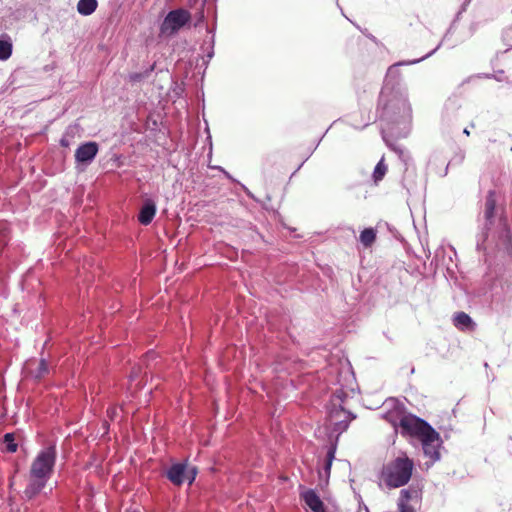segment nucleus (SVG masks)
I'll return each instance as SVG.
<instances>
[{
	"label": "nucleus",
	"mask_w": 512,
	"mask_h": 512,
	"mask_svg": "<svg viewBox=\"0 0 512 512\" xmlns=\"http://www.w3.org/2000/svg\"><path fill=\"white\" fill-rule=\"evenodd\" d=\"M464 133H465L466 135H469V131H468V129H464Z\"/></svg>",
	"instance_id": "23"
},
{
	"label": "nucleus",
	"mask_w": 512,
	"mask_h": 512,
	"mask_svg": "<svg viewBox=\"0 0 512 512\" xmlns=\"http://www.w3.org/2000/svg\"><path fill=\"white\" fill-rule=\"evenodd\" d=\"M98 6L97 0H79L77 4V10L81 15H91Z\"/></svg>",
	"instance_id": "13"
},
{
	"label": "nucleus",
	"mask_w": 512,
	"mask_h": 512,
	"mask_svg": "<svg viewBox=\"0 0 512 512\" xmlns=\"http://www.w3.org/2000/svg\"><path fill=\"white\" fill-rule=\"evenodd\" d=\"M154 66H152L149 70L141 73H131L129 75V81L132 83H137L143 81L145 78H147L151 71H153Z\"/></svg>",
	"instance_id": "20"
},
{
	"label": "nucleus",
	"mask_w": 512,
	"mask_h": 512,
	"mask_svg": "<svg viewBox=\"0 0 512 512\" xmlns=\"http://www.w3.org/2000/svg\"><path fill=\"white\" fill-rule=\"evenodd\" d=\"M191 13L183 8L170 11L160 25V34L163 36H172L176 34L185 25L190 23Z\"/></svg>",
	"instance_id": "4"
},
{
	"label": "nucleus",
	"mask_w": 512,
	"mask_h": 512,
	"mask_svg": "<svg viewBox=\"0 0 512 512\" xmlns=\"http://www.w3.org/2000/svg\"><path fill=\"white\" fill-rule=\"evenodd\" d=\"M414 469L413 460L406 453H401L398 457L383 465L379 480L388 489L400 488L409 483Z\"/></svg>",
	"instance_id": "2"
},
{
	"label": "nucleus",
	"mask_w": 512,
	"mask_h": 512,
	"mask_svg": "<svg viewBox=\"0 0 512 512\" xmlns=\"http://www.w3.org/2000/svg\"><path fill=\"white\" fill-rule=\"evenodd\" d=\"M496 208V196L494 191H489L485 202V218L491 221L494 218Z\"/></svg>",
	"instance_id": "14"
},
{
	"label": "nucleus",
	"mask_w": 512,
	"mask_h": 512,
	"mask_svg": "<svg viewBox=\"0 0 512 512\" xmlns=\"http://www.w3.org/2000/svg\"><path fill=\"white\" fill-rule=\"evenodd\" d=\"M453 325L460 331H474L476 328L475 322L465 312H456L453 315Z\"/></svg>",
	"instance_id": "10"
},
{
	"label": "nucleus",
	"mask_w": 512,
	"mask_h": 512,
	"mask_svg": "<svg viewBox=\"0 0 512 512\" xmlns=\"http://www.w3.org/2000/svg\"><path fill=\"white\" fill-rule=\"evenodd\" d=\"M197 475V468L186 463H175L166 471V477L176 486L188 482L191 485Z\"/></svg>",
	"instance_id": "6"
},
{
	"label": "nucleus",
	"mask_w": 512,
	"mask_h": 512,
	"mask_svg": "<svg viewBox=\"0 0 512 512\" xmlns=\"http://www.w3.org/2000/svg\"><path fill=\"white\" fill-rule=\"evenodd\" d=\"M12 54V43L0 39V60H7Z\"/></svg>",
	"instance_id": "17"
},
{
	"label": "nucleus",
	"mask_w": 512,
	"mask_h": 512,
	"mask_svg": "<svg viewBox=\"0 0 512 512\" xmlns=\"http://www.w3.org/2000/svg\"><path fill=\"white\" fill-rule=\"evenodd\" d=\"M335 452H336L335 446L329 447V449L327 451L326 461H325V465H324V471L327 476L330 475L331 466H332L333 460L335 458Z\"/></svg>",
	"instance_id": "19"
},
{
	"label": "nucleus",
	"mask_w": 512,
	"mask_h": 512,
	"mask_svg": "<svg viewBox=\"0 0 512 512\" xmlns=\"http://www.w3.org/2000/svg\"><path fill=\"white\" fill-rule=\"evenodd\" d=\"M3 442L5 444V450L10 453H14L17 451V444L15 443L14 434L6 433L4 435Z\"/></svg>",
	"instance_id": "18"
},
{
	"label": "nucleus",
	"mask_w": 512,
	"mask_h": 512,
	"mask_svg": "<svg viewBox=\"0 0 512 512\" xmlns=\"http://www.w3.org/2000/svg\"><path fill=\"white\" fill-rule=\"evenodd\" d=\"M0 226H2V224ZM0 230H2V227H0Z\"/></svg>",
	"instance_id": "24"
},
{
	"label": "nucleus",
	"mask_w": 512,
	"mask_h": 512,
	"mask_svg": "<svg viewBox=\"0 0 512 512\" xmlns=\"http://www.w3.org/2000/svg\"><path fill=\"white\" fill-rule=\"evenodd\" d=\"M29 373L37 380L44 378L49 373L48 364L45 359L39 361L30 360L27 363Z\"/></svg>",
	"instance_id": "11"
},
{
	"label": "nucleus",
	"mask_w": 512,
	"mask_h": 512,
	"mask_svg": "<svg viewBox=\"0 0 512 512\" xmlns=\"http://www.w3.org/2000/svg\"><path fill=\"white\" fill-rule=\"evenodd\" d=\"M138 377V371H133L130 375L131 381L135 380Z\"/></svg>",
	"instance_id": "22"
},
{
	"label": "nucleus",
	"mask_w": 512,
	"mask_h": 512,
	"mask_svg": "<svg viewBox=\"0 0 512 512\" xmlns=\"http://www.w3.org/2000/svg\"><path fill=\"white\" fill-rule=\"evenodd\" d=\"M301 498L313 512H325L324 503L314 490L308 489L304 491L301 493Z\"/></svg>",
	"instance_id": "9"
},
{
	"label": "nucleus",
	"mask_w": 512,
	"mask_h": 512,
	"mask_svg": "<svg viewBox=\"0 0 512 512\" xmlns=\"http://www.w3.org/2000/svg\"><path fill=\"white\" fill-rule=\"evenodd\" d=\"M99 146L96 142H87L80 145L75 151V160L78 163H90L97 155Z\"/></svg>",
	"instance_id": "8"
},
{
	"label": "nucleus",
	"mask_w": 512,
	"mask_h": 512,
	"mask_svg": "<svg viewBox=\"0 0 512 512\" xmlns=\"http://www.w3.org/2000/svg\"><path fill=\"white\" fill-rule=\"evenodd\" d=\"M376 240V231L373 228H366L360 234V242L366 247H371Z\"/></svg>",
	"instance_id": "16"
},
{
	"label": "nucleus",
	"mask_w": 512,
	"mask_h": 512,
	"mask_svg": "<svg viewBox=\"0 0 512 512\" xmlns=\"http://www.w3.org/2000/svg\"><path fill=\"white\" fill-rule=\"evenodd\" d=\"M389 421L395 428L400 429V433L404 437L409 436L421 440L424 437L429 439L434 435V428L429 423L412 414L402 415L398 423L390 419Z\"/></svg>",
	"instance_id": "3"
},
{
	"label": "nucleus",
	"mask_w": 512,
	"mask_h": 512,
	"mask_svg": "<svg viewBox=\"0 0 512 512\" xmlns=\"http://www.w3.org/2000/svg\"><path fill=\"white\" fill-rule=\"evenodd\" d=\"M56 449L49 446L41 450L32 461L29 472V482L24 490L28 499L34 498L45 487L53 473L56 462Z\"/></svg>",
	"instance_id": "1"
},
{
	"label": "nucleus",
	"mask_w": 512,
	"mask_h": 512,
	"mask_svg": "<svg viewBox=\"0 0 512 512\" xmlns=\"http://www.w3.org/2000/svg\"><path fill=\"white\" fill-rule=\"evenodd\" d=\"M156 214V206L152 201H148L141 208L138 221L142 225H148L152 222L154 216Z\"/></svg>",
	"instance_id": "12"
},
{
	"label": "nucleus",
	"mask_w": 512,
	"mask_h": 512,
	"mask_svg": "<svg viewBox=\"0 0 512 512\" xmlns=\"http://www.w3.org/2000/svg\"><path fill=\"white\" fill-rule=\"evenodd\" d=\"M388 171V166L385 163L384 157L381 158V160L377 163L375 166V169L373 171V181L375 184H378L386 175Z\"/></svg>",
	"instance_id": "15"
},
{
	"label": "nucleus",
	"mask_w": 512,
	"mask_h": 512,
	"mask_svg": "<svg viewBox=\"0 0 512 512\" xmlns=\"http://www.w3.org/2000/svg\"><path fill=\"white\" fill-rule=\"evenodd\" d=\"M422 491L418 486L410 485L400 491L397 501L399 512H416L420 507Z\"/></svg>",
	"instance_id": "5"
},
{
	"label": "nucleus",
	"mask_w": 512,
	"mask_h": 512,
	"mask_svg": "<svg viewBox=\"0 0 512 512\" xmlns=\"http://www.w3.org/2000/svg\"><path fill=\"white\" fill-rule=\"evenodd\" d=\"M118 409L117 407H110L107 409V415L111 420H114L117 416Z\"/></svg>",
	"instance_id": "21"
},
{
	"label": "nucleus",
	"mask_w": 512,
	"mask_h": 512,
	"mask_svg": "<svg viewBox=\"0 0 512 512\" xmlns=\"http://www.w3.org/2000/svg\"><path fill=\"white\" fill-rule=\"evenodd\" d=\"M433 436L429 439L425 437L420 440L425 456L429 457L433 462L439 460L440 458V446L442 444L440 434L433 429Z\"/></svg>",
	"instance_id": "7"
}]
</instances>
